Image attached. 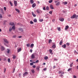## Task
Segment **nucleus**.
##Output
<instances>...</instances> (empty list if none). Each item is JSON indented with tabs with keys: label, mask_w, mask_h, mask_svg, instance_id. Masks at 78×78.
I'll list each match as a JSON object with an SVG mask.
<instances>
[{
	"label": "nucleus",
	"mask_w": 78,
	"mask_h": 78,
	"mask_svg": "<svg viewBox=\"0 0 78 78\" xmlns=\"http://www.w3.org/2000/svg\"><path fill=\"white\" fill-rule=\"evenodd\" d=\"M48 57L47 56H46L44 57L45 60H47V59H48Z\"/></svg>",
	"instance_id": "nucleus-21"
},
{
	"label": "nucleus",
	"mask_w": 78,
	"mask_h": 78,
	"mask_svg": "<svg viewBox=\"0 0 78 78\" xmlns=\"http://www.w3.org/2000/svg\"><path fill=\"white\" fill-rule=\"evenodd\" d=\"M63 3L64 4V5H67V2H64Z\"/></svg>",
	"instance_id": "nucleus-33"
},
{
	"label": "nucleus",
	"mask_w": 78,
	"mask_h": 78,
	"mask_svg": "<svg viewBox=\"0 0 78 78\" xmlns=\"http://www.w3.org/2000/svg\"><path fill=\"white\" fill-rule=\"evenodd\" d=\"M32 15L34 17H36V15L35 14H34V12H32Z\"/></svg>",
	"instance_id": "nucleus-16"
},
{
	"label": "nucleus",
	"mask_w": 78,
	"mask_h": 78,
	"mask_svg": "<svg viewBox=\"0 0 78 78\" xmlns=\"http://www.w3.org/2000/svg\"><path fill=\"white\" fill-rule=\"evenodd\" d=\"M57 30L58 31H61V28L60 27H57Z\"/></svg>",
	"instance_id": "nucleus-32"
},
{
	"label": "nucleus",
	"mask_w": 78,
	"mask_h": 78,
	"mask_svg": "<svg viewBox=\"0 0 78 78\" xmlns=\"http://www.w3.org/2000/svg\"><path fill=\"white\" fill-rule=\"evenodd\" d=\"M55 19H54V20H52V22H55Z\"/></svg>",
	"instance_id": "nucleus-60"
},
{
	"label": "nucleus",
	"mask_w": 78,
	"mask_h": 78,
	"mask_svg": "<svg viewBox=\"0 0 78 78\" xmlns=\"http://www.w3.org/2000/svg\"><path fill=\"white\" fill-rule=\"evenodd\" d=\"M46 10H47V11H48V10H49V7H48V6H47L46 8Z\"/></svg>",
	"instance_id": "nucleus-27"
},
{
	"label": "nucleus",
	"mask_w": 78,
	"mask_h": 78,
	"mask_svg": "<svg viewBox=\"0 0 78 78\" xmlns=\"http://www.w3.org/2000/svg\"><path fill=\"white\" fill-rule=\"evenodd\" d=\"M49 13L50 14H52V11H50Z\"/></svg>",
	"instance_id": "nucleus-54"
},
{
	"label": "nucleus",
	"mask_w": 78,
	"mask_h": 78,
	"mask_svg": "<svg viewBox=\"0 0 78 78\" xmlns=\"http://www.w3.org/2000/svg\"><path fill=\"white\" fill-rule=\"evenodd\" d=\"M14 4L15 6H17V1H14Z\"/></svg>",
	"instance_id": "nucleus-7"
},
{
	"label": "nucleus",
	"mask_w": 78,
	"mask_h": 78,
	"mask_svg": "<svg viewBox=\"0 0 78 78\" xmlns=\"http://www.w3.org/2000/svg\"><path fill=\"white\" fill-rule=\"evenodd\" d=\"M62 41H61L59 43V44L60 45H62Z\"/></svg>",
	"instance_id": "nucleus-35"
},
{
	"label": "nucleus",
	"mask_w": 78,
	"mask_h": 78,
	"mask_svg": "<svg viewBox=\"0 0 78 78\" xmlns=\"http://www.w3.org/2000/svg\"><path fill=\"white\" fill-rule=\"evenodd\" d=\"M49 51L50 53H51V55H53V54L51 53H52V50H51V49H50Z\"/></svg>",
	"instance_id": "nucleus-23"
},
{
	"label": "nucleus",
	"mask_w": 78,
	"mask_h": 78,
	"mask_svg": "<svg viewBox=\"0 0 78 78\" xmlns=\"http://www.w3.org/2000/svg\"><path fill=\"white\" fill-rule=\"evenodd\" d=\"M30 65H31V66H33V62L30 63Z\"/></svg>",
	"instance_id": "nucleus-50"
},
{
	"label": "nucleus",
	"mask_w": 78,
	"mask_h": 78,
	"mask_svg": "<svg viewBox=\"0 0 78 78\" xmlns=\"http://www.w3.org/2000/svg\"><path fill=\"white\" fill-rule=\"evenodd\" d=\"M31 72L32 73H34L35 72V71H34V69L32 70Z\"/></svg>",
	"instance_id": "nucleus-26"
},
{
	"label": "nucleus",
	"mask_w": 78,
	"mask_h": 78,
	"mask_svg": "<svg viewBox=\"0 0 78 78\" xmlns=\"http://www.w3.org/2000/svg\"><path fill=\"white\" fill-rule=\"evenodd\" d=\"M17 37V36H16V35H13V38H15V37Z\"/></svg>",
	"instance_id": "nucleus-44"
},
{
	"label": "nucleus",
	"mask_w": 78,
	"mask_h": 78,
	"mask_svg": "<svg viewBox=\"0 0 78 78\" xmlns=\"http://www.w3.org/2000/svg\"><path fill=\"white\" fill-rule=\"evenodd\" d=\"M12 30H15V29H16V28L15 27V26H12Z\"/></svg>",
	"instance_id": "nucleus-12"
},
{
	"label": "nucleus",
	"mask_w": 78,
	"mask_h": 78,
	"mask_svg": "<svg viewBox=\"0 0 78 78\" xmlns=\"http://www.w3.org/2000/svg\"><path fill=\"white\" fill-rule=\"evenodd\" d=\"M39 60H37L35 62H36V63H37L39 62Z\"/></svg>",
	"instance_id": "nucleus-48"
},
{
	"label": "nucleus",
	"mask_w": 78,
	"mask_h": 78,
	"mask_svg": "<svg viewBox=\"0 0 78 78\" xmlns=\"http://www.w3.org/2000/svg\"><path fill=\"white\" fill-rule=\"evenodd\" d=\"M76 17V14H74L73 16L71 17V19H75Z\"/></svg>",
	"instance_id": "nucleus-2"
},
{
	"label": "nucleus",
	"mask_w": 78,
	"mask_h": 78,
	"mask_svg": "<svg viewBox=\"0 0 78 78\" xmlns=\"http://www.w3.org/2000/svg\"><path fill=\"white\" fill-rule=\"evenodd\" d=\"M9 51H10V50H9V49H8L7 51V53H9Z\"/></svg>",
	"instance_id": "nucleus-31"
},
{
	"label": "nucleus",
	"mask_w": 78,
	"mask_h": 78,
	"mask_svg": "<svg viewBox=\"0 0 78 78\" xmlns=\"http://www.w3.org/2000/svg\"><path fill=\"white\" fill-rule=\"evenodd\" d=\"M34 57H35L34 55V54L32 55L31 56V58L32 59H34Z\"/></svg>",
	"instance_id": "nucleus-10"
},
{
	"label": "nucleus",
	"mask_w": 78,
	"mask_h": 78,
	"mask_svg": "<svg viewBox=\"0 0 78 78\" xmlns=\"http://www.w3.org/2000/svg\"><path fill=\"white\" fill-rule=\"evenodd\" d=\"M9 3H10V5H11V6H12V2L10 1Z\"/></svg>",
	"instance_id": "nucleus-28"
},
{
	"label": "nucleus",
	"mask_w": 78,
	"mask_h": 78,
	"mask_svg": "<svg viewBox=\"0 0 78 78\" xmlns=\"http://www.w3.org/2000/svg\"><path fill=\"white\" fill-rule=\"evenodd\" d=\"M42 11L40 10V13H42Z\"/></svg>",
	"instance_id": "nucleus-56"
},
{
	"label": "nucleus",
	"mask_w": 78,
	"mask_h": 78,
	"mask_svg": "<svg viewBox=\"0 0 78 78\" xmlns=\"http://www.w3.org/2000/svg\"><path fill=\"white\" fill-rule=\"evenodd\" d=\"M22 37V36H20L19 37H18V38H21Z\"/></svg>",
	"instance_id": "nucleus-59"
},
{
	"label": "nucleus",
	"mask_w": 78,
	"mask_h": 78,
	"mask_svg": "<svg viewBox=\"0 0 78 78\" xmlns=\"http://www.w3.org/2000/svg\"><path fill=\"white\" fill-rule=\"evenodd\" d=\"M69 26H66L65 28V30H67L69 28Z\"/></svg>",
	"instance_id": "nucleus-11"
},
{
	"label": "nucleus",
	"mask_w": 78,
	"mask_h": 78,
	"mask_svg": "<svg viewBox=\"0 0 78 78\" xmlns=\"http://www.w3.org/2000/svg\"><path fill=\"white\" fill-rule=\"evenodd\" d=\"M73 78H76V76H75V75H74L73 76Z\"/></svg>",
	"instance_id": "nucleus-61"
},
{
	"label": "nucleus",
	"mask_w": 78,
	"mask_h": 78,
	"mask_svg": "<svg viewBox=\"0 0 78 78\" xmlns=\"http://www.w3.org/2000/svg\"><path fill=\"white\" fill-rule=\"evenodd\" d=\"M52 48H56V45H55V44L53 45L52 46Z\"/></svg>",
	"instance_id": "nucleus-24"
},
{
	"label": "nucleus",
	"mask_w": 78,
	"mask_h": 78,
	"mask_svg": "<svg viewBox=\"0 0 78 78\" xmlns=\"http://www.w3.org/2000/svg\"><path fill=\"white\" fill-rule=\"evenodd\" d=\"M52 42V40L51 39H49V44H51V43Z\"/></svg>",
	"instance_id": "nucleus-17"
},
{
	"label": "nucleus",
	"mask_w": 78,
	"mask_h": 78,
	"mask_svg": "<svg viewBox=\"0 0 78 78\" xmlns=\"http://www.w3.org/2000/svg\"><path fill=\"white\" fill-rule=\"evenodd\" d=\"M4 11H6V8L5 7H4Z\"/></svg>",
	"instance_id": "nucleus-45"
},
{
	"label": "nucleus",
	"mask_w": 78,
	"mask_h": 78,
	"mask_svg": "<svg viewBox=\"0 0 78 78\" xmlns=\"http://www.w3.org/2000/svg\"><path fill=\"white\" fill-rule=\"evenodd\" d=\"M19 30H20L21 31H23V30L22 28H19Z\"/></svg>",
	"instance_id": "nucleus-22"
},
{
	"label": "nucleus",
	"mask_w": 78,
	"mask_h": 78,
	"mask_svg": "<svg viewBox=\"0 0 78 78\" xmlns=\"http://www.w3.org/2000/svg\"><path fill=\"white\" fill-rule=\"evenodd\" d=\"M14 72H15V68L13 69V72L12 73H14Z\"/></svg>",
	"instance_id": "nucleus-55"
},
{
	"label": "nucleus",
	"mask_w": 78,
	"mask_h": 78,
	"mask_svg": "<svg viewBox=\"0 0 78 78\" xmlns=\"http://www.w3.org/2000/svg\"><path fill=\"white\" fill-rule=\"evenodd\" d=\"M0 18H2V16L1 14H0Z\"/></svg>",
	"instance_id": "nucleus-57"
},
{
	"label": "nucleus",
	"mask_w": 78,
	"mask_h": 78,
	"mask_svg": "<svg viewBox=\"0 0 78 78\" xmlns=\"http://www.w3.org/2000/svg\"><path fill=\"white\" fill-rule=\"evenodd\" d=\"M59 20L60 21H61V22H63V21H64V19L63 18H60L59 19Z\"/></svg>",
	"instance_id": "nucleus-3"
},
{
	"label": "nucleus",
	"mask_w": 78,
	"mask_h": 78,
	"mask_svg": "<svg viewBox=\"0 0 78 78\" xmlns=\"http://www.w3.org/2000/svg\"><path fill=\"white\" fill-rule=\"evenodd\" d=\"M43 10H44V11H45L46 9H45V7H44L43 8Z\"/></svg>",
	"instance_id": "nucleus-52"
},
{
	"label": "nucleus",
	"mask_w": 78,
	"mask_h": 78,
	"mask_svg": "<svg viewBox=\"0 0 78 78\" xmlns=\"http://www.w3.org/2000/svg\"><path fill=\"white\" fill-rule=\"evenodd\" d=\"M50 8L51 9H54V8L53 7V6L52 5H50Z\"/></svg>",
	"instance_id": "nucleus-6"
},
{
	"label": "nucleus",
	"mask_w": 78,
	"mask_h": 78,
	"mask_svg": "<svg viewBox=\"0 0 78 78\" xmlns=\"http://www.w3.org/2000/svg\"><path fill=\"white\" fill-rule=\"evenodd\" d=\"M30 44L29 43L28 44H27V47H30Z\"/></svg>",
	"instance_id": "nucleus-30"
},
{
	"label": "nucleus",
	"mask_w": 78,
	"mask_h": 78,
	"mask_svg": "<svg viewBox=\"0 0 78 78\" xmlns=\"http://www.w3.org/2000/svg\"><path fill=\"white\" fill-rule=\"evenodd\" d=\"M34 47V44H32L30 45V47Z\"/></svg>",
	"instance_id": "nucleus-37"
},
{
	"label": "nucleus",
	"mask_w": 78,
	"mask_h": 78,
	"mask_svg": "<svg viewBox=\"0 0 78 78\" xmlns=\"http://www.w3.org/2000/svg\"><path fill=\"white\" fill-rule=\"evenodd\" d=\"M22 49L21 48H20L18 50V52L19 53L21 51Z\"/></svg>",
	"instance_id": "nucleus-20"
},
{
	"label": "nucleus",
	"mask_w": 78,
	"mask_h": 78,
	"mask_svg": "<svg viewBox=\"0 0 78 78\" xmlns=\"http://www.w3.org/2000/svg\"><path fill=\"white\" fill-rule=\"evenodd\" d=\"M1 11H3V9H1Z\"/></svg>",
	"instance_id": "nucleus-64"
},
{
	"label": "nucleus",
	"mask_w": 78,
	"mask_h": 78,
	"mask_svg": "<svg viewBox=\"0 0 78 78\" xmlns=\"http://www.w3.org/2000/svg\"><path fill=\"white\" fill-rule=\"evenodd\" d=\"M8 16V17H11V15H9Z\"/></svg>",
	"instance_id": "nucleus-63"
},
{
	"label": "nucleus",
	"mask_w": 78,
	"mask_h": 78,
	"mask_svg": "<svg viewBox=\"0 0 78 78\" xmlns=\"http://www.w3.org/2000/svg\"><path fill=\"white\" fill-rule=\"evenodd\" d=\"M12 58H13V59H16V56L15 55H13Z\"/></svg>",
	"instance_id": "nucleus-34"
},
{
	"label": "nucleus",
	"mask_w": 78,
	"mask_h": 78,
	"mask_svg": "<svg viewBox=\"0 0 78 78\" xmlns=\"http://www.w3.org/2000/svg\"><path fill=\"white\" fill-rule=\"evenodd\" d=\"M40 68V66H37L36 68L37 70L38 71H39Z\"/></svg>",
	"instance_id": "nucleus-8"
},
{
	"label": "nucleus",
	"mask_w": 78,
	"mask_h": 78,
	"mask_svg": "<svg viewBox=\"0 0 78 78\" xmlns=\"http://www.w3.org/2000/svg\"><path fill=\"white\" fill-rule=\"evenodd\" d=\"M73 63L72 62L70 65V67H72V66H73Z\"/></svg>",
	"instance_id": "nucleus-25"
},
{
	"label": "nucleus",
	"mask_w": 78,
	"mask_h": 78,
	"mask_svg": "<svg viewBox=\"0 0 78 78\" xmlns=\"http://www.w3.org/2000/svg\"><path fill=\"white\" fill-rule=\"evenodd\" d=\"M74 53H75L76 55H77L78 54V52H76V51H74Z\"/></svg>",
	"instance_id": "nucleus-46"
},
{
	"label": "nucleus",
	"mask_w": 78,
	"mask_h": 78,
	"mask_svg": "<svg viewBox=\"0 0 78 78\" xmlns=\"http://www.w3.org/2000/svg\"><path fill=\"white\" fill-rule=\"evenodd\" d=\"M30 3L31 4H33V3H34L33 0H30Z\"/></svg>",
	"instance_id": "nucleus-19"
},
{
	"label": "nucleus",
	"mask_w": 78,
	"mask_h": 78,
	"mask_svg": "<svg viewBox=\"0 0 78 78\" xmlns=\"http://www.w3.org/2000/svg\"><path fill=\"white\" fill-rule=\"evenodd\" d=\"M43 70H44V71H46V70H47V68H44L43 69Z\"/></svg>",
	"instance_id": "nucleus-49"
},
{
	"label": "nucleus",
	"mask_w": 78,
	"mask_h": 78,
	"mask_svg": "<svg viewBox=\"0 0 78 78\" xmlns=\"http://www.w3.org/2000/svg\"><path fill=\"white\" fill-rule=\"evenodd\" d=\"M8 62H9L10 61H11V60L10 59V58H8Z\"/></svg>",
	"instance_id": "nucleus-43"
},
{
	"label": "nucleus",
	"mask_w": 78,
	"mask_h": 78,
	"mask_svg": "<svg viewBox=\"0 0 78 78\" xmlns=\"http://www.w3.org/2000/svg\"><path fill=\"white\" fill-rule=\"evenodd\" d=\"M4 41L5 43H6V44H8L9 42L8 40H7V39H4Z\"/></svg>",
	"instance_id": "nucleus-4"
},
{
	"label": "nucleus",
	"mask_w": 78,
	"mask_h": 78,
	"mask_svg": "<svg viewBox=\"0 0 78 78\" xmlns=\"http://www.w3.org/2000/svg\"><path fill=\"white\" fill-rule=\"evenodd\" d=\"M9 25H12V26H13V25H14V23H9Z\"/></svg>",
	"instance_id": "nucleus-13"
},
{
	"label": "nucleus",
	"mask_w": 78,
	"mask_h": 78,
	"mask_svg": "<svg viewBox=\"0 0 78 78\" xmlns=\"http://www.w3.org/2000/svg\"><path fill=\"white\" fill-rule=\"evenodd\" d=\"M37 13H40V10H37Z\"/></svg>",
	"instance_id": "nucleus-29"
},
{
	"label": "nucleus",
	"mask_w": 78,
	"mask_h": 78,
	"mask_svg": "<svg viewBox=\"0 0 78 78\" xmlns=\"http://www.w3.org/2000/svg\"><path fill=\"white\" fill-rule=\"evenodd\" d=\"M30 51L31 53H32V52H33V50L30 49Z\"/></svg>",
	"instance_id": "nucleus-53"
},
{
	"label": "nucleus",
	"mask_w": 78,
	"mask_h": 78,
	"mask_svg": "<svg viewBox=\"0 0 78 78\" xmlns=\"http://www.w3.org/2000/svg\"><path fill=\"white\" fill-rule=\"evenodd\" d=\"M53 2V0H51L49 1V3H52Z\"/></svg>",
	"instance_id": "nucleus-36"
},
{
	"label": "nucleus",
	"mask_w": 78,
	"mask_h": 78,
	"mask_svg": "<svg viewBox=\"0 0 78 78\" xmlns=\"http://www.w3.org/2000/svg\"><path fill=\"white\" fill-rule=\"evenodd\" d=\"M60 5V2H57L55 4V5L56 6H58V5Z\"/></svg>",
	"instance_id": "nucleus-14"
},
{
	"label": "nucleus",
	"mask_w": 78,
	"mask_h": 78,
	"mask_svg": "<svg viewBox=\"0 0 78 78\" xmlns=\"http://www.w3.org/2000/svg\"><path fill=\"white\" fill-rule=\"evenodd\" d=\"M43 20H44L41 19L40 20V22H43Z\"/></svg>",
	"instance_id": "nucleus-51"
},
{
	"label": "nucleus",
	"mask_w": 78,
	"mask_h": 78,
	"mask_svg": "<svg viewBox=\"0 0 78 78\" xmlns=\"http://www.w3.org/2000/svg\"><path fill=\"white\" fill-rule=\"evenodd\" d=\"M30 24H33L34 23L32 21H30Z\"/></svg>",
	"instance_id": "nucleus-41"
},
{
	"label": "nucleus",
	"mask_w": 78,
	"mask_h": 78,
	"mask_svg": "<svg viewBox=\"0 0 78 78\" xmlns=\"http://www.w3.org/2000/svg\"><path fill=\"white\" fill-rule=\"evenodd\" d=\"M28 72H25V73H24L23 74V77H24L25 76H27V75H28Z\"/></svg>",
	"instance_id": "nucleus-1"
},
{
	"label": "nucleus",
	"mask_w": 78,
	"mask_h": 78,
	"mask_svg": "<svg viewBox=\"0 0 78 78\" xmlns=\"http://www.w3.org/2000/svg\"><path fill=\"white\" fill-rule=\"evenodd\" d=\"M66 44V45H68V46H69V45H70V43H67Z\"/></svg>",
	"instance_id": "nucleus-42"
},
{
	"label": "nucleus",
	"mask_w": 78,
	"mask_h": 78,
	"mask_svg": "<svg viewBox=\"0 0 78 78\" xmlns=\"http://www.w3.org/2000/svg\"><path fill=\"white\" fill-rule=\"evenodd\" d=\"M33 68H35L36 67V65H34L33 66Z\"/></svg>",
	"instance_id": "nucleus-62"
},
{
	"label": "nucleus",
	"mask_w": 78,
	"mask_h": 78,
	"mask_svg": "<svg viewBox=\"0 0 78 78\" xmlns=\"http://www.w3.org/2000/svg\"><path fill=\"white\" fill-rule=\"evenodd\" d=\"M54 61H58V59H56V58H54Z\"/></svg>",
	"instance_id": "nucleus-58"
},
{
	"label": "nucleus",
	"mask_w": 78,
	"mask_h": 78,
	"mask_svg": "<svg viewBox=\"0 0 78 78\" xmlns=\"http://www.w3.org/2000/svg\"><path fill=\"white\" fill-rule=\"evenodd\" d=\"M34 22H37V20H36V19H35L34 20Z\"/></svg>",
	"instance_id": "nucleus-38"
},
{
	"label": "nucleus",
	"mask_w": 78,
	"mask_h": 78,
	"mask_svg": "<svg viewBox=\"0 0 78 78\" xmlns=\"http://www.w3.org/2000/svg\"><path fill=\"white\" fill-rule=\"evenodd\" d=\"M15 10L16 11H17V12H19V13L20 12V10H19V9H16Z\"/></svg>",
	"instance_id": "nucleus-15"
},
{
	"label": "nucleus",
	"mask_w": 78,
	"mask_h": 78,
	"mask_svg": "<svg viewBox=\"0 0 78 78\" xmlns=\"http://www.w3.org/2000/svg\"><path fill=\"white\" fill-rule=\"evenodd\" d=\"M6 68H5L4 70V73H5V72H6Z\"/></svg>",
	"instance_id": "nucleus-47"
},
{
	"label": "nucleus",
	"mask_w": 78,
	"mask_h": 78,
	"mask_svg": "<svg viewBox=\"0 0 78 78\" xmlns=\"http://www.w3.org/2000/svg\"><path fill=\"white\" fill-rule=\"evenodd\" d=\"M72 68H69L68 69V71H70V70H72Z\"/></svg>",
	"instance_id": "nucleus-39"
},
{
	"label": "nucleus",
	"mask_w": 78,
	"mask_h": 78,
	"mask_svg": "<svg viewBox=\"0 0 78 78\" xmlns=\"http://www.w3.org/2000/svg\"><path fill=\"white\" fill-rule=\"evenodd\" d=\"M5 48L4 47L2 46H1V50L2 51H3V50H5Z\"/></svg>",
	"instance_id": "nucleus-5"
},
{
	"label": "nucleus",
	"mask_w": 78,
	"mask_h": 78,
	"mask_svg": "<svg viewBox=\"0 0 78 78\" xmlns=\"http://www.w3.org/2000/svg\"><path fill=\"white\" fill-rule=\"evenodd\" d=\"M62 47L63 48H66V45L64 44L62 46Z\"/></svg>",
	"instance_id": "nucleus-9"
},
{
	"label": "nucleus",
	"mask_w": 78,
	"mask_h": 78,
	"mask_svg": "<svg viewBox=\"0 0 78 78\" xmlns=\"http://www.w3.org/2000/svg\"><path fill=\"white\" fill-rule=\"evenodd\" d=\"M35 6H36V4L34 3L32 5V7L33 8H34Z\"/></svg>",
	"instance_id": "nucleus-18"
},
{
	"label": "nucleus",
	"mask_w": 78,
	"mask_h": 78,
	"mask_svg": "<svg viewBox=\"0 0 78 78\" xmlns=\"http://www.w3.org/2000/svg\"><path fill=\"white\" fill-rule=\"evenodd\" d=\"M9 31H12V28H11L10 27L9 30Z\"/></svg>",
	"instance_id": "nucleus-40"
}]
</instances>
